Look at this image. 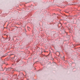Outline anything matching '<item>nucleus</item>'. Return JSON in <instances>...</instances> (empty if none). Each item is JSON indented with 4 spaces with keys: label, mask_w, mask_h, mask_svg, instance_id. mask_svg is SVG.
Instances as JSON below:
<instances>
[{
    "label": "nucleus",
    "mask_w": 80,
    "mask_h": 80,
    "mask_svg": "<svg viewBox=\"0 0 80 80\" xmlns=\"http://www.w3.org/2000/svg\"><path fill=\"white\" fill-rule=\"evenodd\" d=\"M28 30H29L30 28L29 27H28Z\"/></svg>",
    "instance_id": "obj_1"
},
{
    "label": "nucleus",
    "mask_w": 80,
    "mask_h": 80,
    "mask_svg": "<svg viewBox=\"0 0 80 80\" xmlns=\"http://www.w3.org/2000/svg\"><path fill=\"white\" fill-rule=\"evenodd\" d=\"M60 24H61V23L60 22Z\"/></svg>",
    "instance_id": "obj_2"
},
{
    "label": "nucleus",
    "mask_w": 80,
    "mask_h": 80,
    "mask_svg": "<svg viewBox=\"0 0 80 80\" xmlns=\"http://www.w3.org/2000/svg\"><path fill=\"white\" fill-rule=\"evenodd\" d=\"M4 70H2V71H3Z\"/></svg>",
    "instance_id": "obj_3"
},
{
    "label": "nucleus",
    "mask_w": 80,
    "mask_h": 80,
    "mask_svg": "<svg viewBox=\"0 0 80 80\" xmlns=\"http://www.w3.org/2000/svg\"><path fill=\"white\" fill-rule=\"evenodd\" d=\"M5 69H6V68H5L4 69V70H5Z\"/></svg>",
    "instance_id": "obj_4"
}]
</instances>
